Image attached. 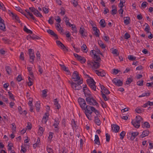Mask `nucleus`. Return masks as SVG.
<instances>
[{
  "label": "nucleus",
  "mask_w": 153,
  "mask_h": 153,
  "mask_svg": "<svg viewBox=\"0 0 153 153\" xmlns=\"http://www.w3.org/2000/svg\"><path fill=\"white\" fill-rule=\"evenodd\" d=\"M25 10L27 13V15L29 16L33 20L35 21H36V18L32 13L30 12V11L33 13V14L37 17L39 18L43 17V16L41 13L34 7H29L28 9H25Z\"/></svg>",
  "instance_id": "1"
},
{
  "label": "nucleus",
  "mask_w": 153,
  "mask_h": 153,
  "mask_svg": "<svg viewBox=\"0 0 153 153\" xmlns=\"http://www.w3.org/2000/svg\"><path fill=\"white\" fill-rule=\"evenodd\" d=\"M88 107L89 109L86 110L85 113L88 119L91 120L92 119L91 114L92 112H94L97 116L99 114V112L93 106H89Z\"/></svg>",
  "instance_id": "2"
},
{
  "label": "nucleus",
  "mask_w": 153,
  "mask_h": 153,
  "mask_svg": "<svg viewBox=\"0 0 153 153\" xmlns=\"http://www.w3.org/2000/svg\"><path fill=\"white\" fill-rule=\"evenodd\" d=\"M88 67L91 68L94 72L95 70H97V69L100 66V64L99 62H96L94 61L88 60L87 62Z\"/></svg>",
  "instance_id": "3"
},
{
  "label": "nucleus",
  "mask_w": 153,
  "mask_h": 153,
  "mask_svg": "<svg viewBox=\"0 0 153 153\" xmlns=\"http://www.w3.org/2000/svg\"><path fill=\"white\" fill-rule=\"evenodd\" d=\"M86 101L88 104L94 106H95L97 107H99V105L95 99L92 96H90L85 99Z\"/></svg>",
  "instance_id": "4"
},
{
  "label": "nucleus",
  "mask_w": 153,
  "mask_h": 153,
  "mask_svg": "<svg viewBox=\"0 0 153 153\" xmlns=\"http://www.w3.org/2000/svg\"><path fill=\"white\" fill-rule=\"evenodd\" d=\"M78 102L80 108L83 110H85V112L87 109H88L89 106L87 105L85 100L81 97L79 98L78 99Z\"/></svg>",
  "instance_id": "5"
},
{
  "label": "nucleus",
  "mask_w": 153,
  "mask_h": 153,
  "mask_svg": "<svg viewBox=\"0 0 153 153\" xmlns=\"http://www.w3.org/2000/svg\"><path fill=\"white\" fill-rule=\"evenodd\" d=\"M142 118L140 116H136L135 118L131 122L132 124L135 128H138L140 126V123L142 120Z\"/></svg>",
  "instance_id": "6"
},
{
  "label": "nucleus",
  "mask_w": 153,
  "mask_h": 153,
  "mask_svg": "<svg viewBox=\"0 0 153 153\" xmlns=\"http://www.w3.org/2000/svg\"><path fill=\"white\" fill-rule=\"evenodd\" d=\"M86 81L88 84L91 89L94 91H96V82L93 79L90 77L87 79Z\"/></svg>",
  "instance_id": "7"
},
{
  "label": "nucleus",
  "mask_w": 153,
  "mask_h": 153,
  "mask_svg": "<svg viewBox=\"0 0 153 153\" xmlns=\"http://www.w3.org/2000/svg\"><path fill=\"white\" fill-rule=\"evenodd\" d=\"M83 82L82 79H81L77 83L75 82H71L70 84L72 88L75 90H79L81 89V87L80 85L82 84Z\"/></svg>",
  "instance_id": "8"
},
{
  "label": "nucleus",
  "mask_w": 153,
  "mask_h": 153,
  "mask_svg": "<svg viewBox=\"0 0 153 153\" xmlns=\"http://www.w3.org/2000/svg\"><path fill=\"white\" fill-rule=\"evenodd\" d=\"M72 79L74 81H79L81 79H82V78L80 77V76L79 75V73L77 71H74L73 74Z\"/></svg>",
  "instance_id": "9"
},
{
  "label": "nucleus",
  "mask_w": 153,
  "mask_h": 153,
  "mask_svg": "<svg viewBox=\"0 0 153 153\" xmlns=\"http://www.w3.org/2000/svg\"><path fill=\"white\" fill-rule=\"evenodd\" d=\"M83 85V91L84 93L85 96L86 98L92 96L91 92L87 87V85L86 84H85Z\"/></svg>",
  "instance_id": "10"
},
{
  "label": "nucleus",
  "mask_w": 153,
  "mask_h": 153,
  "mask_svg": "<svg viewBox=\"0 0 153 153\" xmlns=\"http://www.w3.org/2000/svg\"><path fill=\"white\" fill-rule=\"evenodd\" d=\"M74 55L77 60L82 64L86 62V59L84 57L76 53H74Z\"/></svg>",
  "instance_id": "11"
},
{
  "label": "nucleus",
  "mask_w": 153,
  "mask_h": 153,
  "mask_svg": "<svg viewBox=\"0 0 153 153\" xmlns=\"http://www.w3.org/2000/svg\"><path fill=\"white\" fill-rule=\"evenodd\" d=\"M91 55L93 56L97 61H99L100 60V58L99 55L97 54V51L94 50H91L90 52Z\"/></svg>",
  "instance_id": "12"
},
{
  "label": "nucleus",
  "mask_w": 153,
  "mask_h": 153,
  "mask_svg": "<svg viewBox=\"0 0 153 153\" xmlns=\"http://www.w3.org/2000/svg\"><path fill=\"white\" fill-rule=\"evenodd\" d=\"M79 32L81 34V36L83 38L87 36V32L85 30L84 28L82 26L80 27Z\"/></svg>",
  "instance_id": "13"
},
{
  "label": "nucleus",
  "mask_w": 153,
  "mask_h": 153,
  "mask_svg": "<svg viewBox=\"0 0 153 153\" xmlns=\"http://www.w3.org/2000/svg\"><path fill=\"white\" fill-rule=\"evenodd\" d=\"M99 86L101 88V94H108L110 93L109 91L106 89L103 85L99 83Z\"/></svg>",
  "instance_id": "14"
},
{
  "label": "nucleus",
  "mask_w": 153,
  "mask_h": 153,
  "mask_svg": "<svg viewBox=\"0 0 153 153\" xmlns=\"http://www.w3.org/2000/svg\"><path fill=\"white\" fill-rule=\"evenodd\" d=\"M139 134V133L137 131L133 132L131 131H129L128 133V134L131 135L130 139L131 140H133L135 139V137Z\"/></svg>",
  "instance_id": "15"
},
{
  "label": "nucleus",
  "mask_w": 153,
  "mask_h": 153,
  "mask_svg": "<svg viewBox=\"0 0 153 153\" xmlns=\"http://www.w3.org/2000/svg\"><path fill=\"white\" fill-rule=\"evenodd\" d=\"M56 42L58 47L63 51H68V48L66 47L61 42L57 40L56 41Z\"/></svg>",
  "instance_id": "16"
},
{
  "label": "nucleus",
  "mask_w": 153,
  "mask_h": 153,
  "mask_svg": "<svg viewBox=\"0 0 153 153\" xmlns=\"http://www.w3.org/2000/svg\"><path fill=\"white\" fill-rule=\"evenodd\" d=\"M98 76H104L105 75V73L104 71L101 69L95 70L94 72Z\"/></svg>",
  "instance_id": "17"
},
{
  "label": "nucleus",
  "mask_w": 153,
  "mask_h": 153,
  "mask_svg": "<svg viewBox=\"0 0 153 153\" xmlns=\"http://www.w3.org/2000/svg\"><path fill=\"white\" fill-rule=\"evenodd\" d=\"M10 16L13 19L15 20L18 23H20V21L17 15L13 12H11L10 14Z\"/></svg>",
  "instance_id": "18"
},
{
  "label": "nucleus",
  "mask_w": 153,
  "mask_h": 153,
  "mask_svg": "<svg viewBox=\"0 0 153 153\" xmlns=\"http://www.w3.org/2000/svg\"><path fill=\"white\" fill-rule=\"evenodd\" d=\"M112 131L115 133L118 132L120 129V127L117 124H113L111 125Z\"/></svg>",
  "instance_id": "19"
},
{
  "label": "nucleus",
  "mask_w": 153,
  "mask_h": 153,
  "mask_svg": "<svg viewBox=\"0 0 153 153\" xmlns=\"http://www.w3.org/2000/svg\"><path fill=\"white\" fill-rule=\"evenodd\" d=\"M113 82L118 86H121L123 85L122 81L118 78H114L113 80Z\"/></svg>",
  "instance_id": "20"
},
{
  "label": "nucleus",
  "mask_w": 153,
  "mask_h": 153,
  "mask_svg": "<svg viewBox=\"0 0 153 153\" xmlns=\"http://www.w3.org/2000/svg\"><path fill=\"white\" fill-rule=\"evenodd\" d=\"M55 25L56 29L61 34H63L64 32V30L62 27H61L60 24L56 23Z\"/></svg>",
  "instance_id": "21"
},
{
  "label": "nucleus",
  "mask_w": 153,
  "mask_h": 153,
  "mask_svg": "<svg viewBox=\"0 0 153 153\" xmlns=\"http://www.w3.org/2000/svg\"><path fill=\"white\" fill-rule=\"evenodd\" d=\"M92 29L94 32V35L96 37H99L100 36L99 33L100 32L99 30L97 29V27L94 26H93Z\"/></svg>",
  "instance_id": "22"
},
{
  "label": "nucleus",
  "mask_w": 153,
  "mask_h": 153,
  "mask_svg": "<svg viewBox=\"0 0 153 153\" xmlns=\"http://www.w3.org/2000/svg\"><path fill=\"white\" fill-rule=\"evenodd\" d=\"M28 52L30 59L31 60H34L35 56L34 54L33 50L30 49L28 50Z\"/></svg>",
  "instance_id": "23"
},
{
  "label": "nucleus",
  "mask_w": 153,
  "mask_h": 153,
  "mask_svg": "<svg viewBox=\"0 0 153 153\" xmlns=\"http://www.w3.org/2000/svg\"><path fill=\"white\" fill-rule=\"evenodd\" d=\"M48 113H46L44 114L43 117L42 119V122L44 123H46L47 122V120L48 118Z\"/></svg>",
  "instance_id": "24"
},
{
  "label": "nucleus",
  "mask_w": 153,
  "mask_h": 153,
  "mask_svg": "<svg viewBox=\"0 0 153 153\" xmlns=\"http://www.w3.org/2000/svg\"><path fill=\"white\" fill-rule=\"evenodd\" d=\"M46 151L48 153H54L53 150L52 149V146L48 145L46 147Z\"/></svg>",
  "instance_id": "25"
},
{
  "label": "nucleus",
  "mask_w": 153,
  "mask_h": 153,
  "mask_svg": "<svg viewBox=\"0 0 153 153\" xmlns=\"http://www.w3.org/2000/svg\"><path fill=\"white\" fill-rule=\"evenodd\" d=\"M53 103L56 109H59L60 108V105L59 104L58 102L57 99H55L54 100Z\"/></svg>",
  "instance_id": "26"
},
{
  "label": "nucleus",
  "mask_w": 153,
  "mask_h": 153,
  "mask_svg": "<svg viewBox=\"0 0 153 153\" xmlns=\"http://www.w3.org/2000/svg\"><path fill=\"white\" fill-rule=\"evenodd\" d=\"M124 22L125 25H128L130 23L131 19L130 17L128 16L124 17Z\"/></svg>",
  "instance_id": "27"
},
{
  "label": "nucleus",
  "mask_w": 153,
  "mask_h": 153,
  "mask_svg": "<svg viewBox=\"0 0 153 153\" xmlns=\"http://www.w3.org/2000/svg\"><path fill=\"white\" fill-rule=\"evenodd\" d=\"M47 31L49 34L54 37L55 38L57 39L58 38L57 35L52 30L50 29L47 30Z\"/></svg>",
  "instance_id": "28"
},
{
  "label": "nucleus",
  "mask_w": 153,
  "mask_h": 153,
  "mask_svg": "<svg viewBox=\"0 0 153 153\" xmlns=\"http://www.w3.org/2000/svg\"><path fill=\"white\" fill-rule=\"evenodd\" d=\"M111 53L115 56H118L119 55V53L117 49L112 48L111 49Z\"/></svg>",
  "instance_id": "29"
},
{
  "label": "nucleus",
  "mask_w": 153,
  "mask_h": 153,
  "mask_svg": "<svg viewBox=\"0 0 153 153\" xmlns=\"http://www.w3.org/2000/svg\"><path fill=\"white\" fill-rule=\"evenodd\" d=\"M44 131V129L41 126H40L39 127V130L38 131V134L39 135L41 136L43 134Z\"/></svg>",
  "instance_id": "30"
},
{
  "label": "nucleus",
  "mask_w": 153,
  "mask_h": 153,
  "mask_svg": "<svg viewBox=\"0 0 153 153\" xmlns=\"http://www.w3.org/2000/svg\"><path fill=\"white\" fill-rule=\"evenodd\" d=\"M112 9L111 14L113 15L116 14L117 12L116 7L115 5H112Z\"/></svg>",
  "instance_id": "31"
},
{
  "label": "nucleus",
  "mask_w": 153,
  "mask_h": 153,
  "mask_svg": "<svg viewBox=\"0 0 153 153\" xmlns=\"http://www.w3.org/2000/svg\"><path fill=\"white\" fill-rule=\"evenodd\" d=\"M99 23L101 26L102 28L105 27L106 25L105 21L103 19H101L100 22Z\"/></svg>",
  "instance_id": "32"
},
{
  "label": "nucleus",
  "mask_w": 153,
  "mask_h": 153,
  "mask_svg": "<svg viewBox=\"0 0 153 153\" xmlns=\"http://www.w3.org/2000/svg\"><path fill=\"white\" fill-rule=\"evenodd\" d=\"M36 111L39 112V111L40 108V103L39 101H37L36 102Z\"/></svg>",
  "instance_id": "33"
},
{
  "label": "nucleus",
  "mask_w": 153,
  "mask_h": 153,
  "mask_svg": "<svg viewBox=\"0 0 153 153\" xmlns=\"http://www.w3.org/2000/svg\"><path fill=\"white\" fill-rule=\"evenodd\" d=\"M149 133V131L148 130H146L143 131L141 135L142 138H143L148 136Z\"/></svg>",
  "instance_id": "34"
},
{
  "label": "nucleus",
  "mask_w": 153,
  "mask_h": 153,
  "mask_svg": "<svg viewBox=\"0 0 153 153\" xmlns=\"http://www.w3.org/2000/svg\"><path fill=\"white\" fill-rule=\"evenodd\" d=\"M95 143L97 145L100 144V142L99 141V137L98 135H95V139L94 140Z\"/></svg>",
  "instance_id": "35"
},
{
  "label": "nucleus",
  "mask_w": 153,
  "mask_h": 153,
  "mask_svg": "<svg viewBox=\"0 0 153 153\" xmlns=\"http://www.w3.org/2000/svg\"><path fill=\"white\" fill-rule=\"evenodd\" d=\"M98 42L100 46L102 49L105 48V46L101 40H98Z\"/></svg>",
  "instance_id": "36"
},
{
  "label": "nucleus",
  "mask_w": 153,
  "mask_h": 153,
  "mask_svg": "<svg viewBox=\"0 0 153 153\" xmlns=\"http://www.w3.org/2000/svg\"><path fill=\"white\" fill-rule=\"evenodd\" d=\"M81 49L82 51L84 53H86L88 51V50L87 47L85 44H83L81 47Z\"/></svg>",
  "instance_id": "37"
},
{
  "label": "nucleus",
  "mask_w": 153,
  "mask_h": 153,
  "mask_svg": "<svg viewBox=\"0 0 153 153\" xmlns=\"http://www.w3.org/2000/svg\"><path fill=\"white\" fill-rule=\"evenodd\" d=\"M54 133L53 132H50L49 133V136L48 137V139L49 140L51 141L53 137Z\"/></svg>",
  "instance_id": "38"
},
{
  "label": "nucleus",
  "mask_w": 153,
  "mask_h": 153,
  "mask_svg": "<svg viewBox=\"0 0 153 153\" xmlns=\"http://www.w3.org/2000/svg\"><path fill=\"white\" fill-rule=\"evenodd\" d=\"M94 121L96 123L98 126H99L101 124L100 121L97 116L94 117Z\"/></svg>",
  "instance_id": "39"
},
{
  "label": "nucleus",
  "mask_w": 153,
  "mask_h": 153,
  "mask_svg": "<svg viewBox=\"0 0 153 153\" xmlns=\"http://www.w3.org/2000/svg\"><path fill=\"white\" fill-rule=\"evenodd\" d=\"M125 0H120V2L118 5V6L120 8H123L124 6V4L125 3Z\"/></svg>",
  "instance_id": "40"
},
{
  "label": "nucleus",
  "mask_w": 153,
  "mask_h": 153,
  "mask_svg": "<svg viewBox=\"0 0 153 153\" xmlns=\"http://www.w3.org/2000/svg\"><path fill=\"white\" fill-rule=\"evenodd\" d=\"M11 126H10L12 132L13 133H14L16 132V126L14 123H12L11 124Z\"/></svg>",
  "instance_id": "41"
},
{
  "label": "nucleus",
  "mask_w": 153,
  "mask_h": 153,
  "mask_svg": "<svg viewBox=\"0 0 153 153\" xmlns=\"http://www.w3.org/2000/svg\"><path fill=\"white\" fill-rule=\"evenodd\" d=\"M150 125L147 122H145L142 124V127L143 128H149Z\"/></svg>",
  "instance_id": "42"
},
{
  "label": "nucleus",
  "mask_w": 153,
  "mask_h": 153,
  "mask_svg": "<svg viewBox=\"0 0 153 153\" xmlns=\"http://www.w3.org/2000/svg\"><path fill=\"white\" fill-rule=\"evenodd\" d=\"M135 111L136 112L139 114L141 113L143 111V109L139 107H137Z\"/></svg>",
  "instance_id": "43"
},
{
  "label": "nucleus",
  "mask_w": 153,
  "mask_h": 153,
  "mask_svg": "<svg viewBox=\"0 0 153 153\" xmlns=\"http://www.w3.org/2000/svg\"><path fill=\"white\" fill-rule=\"evenodd\" d=\"M13 146V144L12 143H9L8 144V151L9 152H10L12 151V147Z\"/></svg>",
  "instance_id": "44"
},
{
  "label": "nucleus",
  "mask_w": 153,
  "mask_h": 153,
  "mask_svg": "<svg viewBox=\"0 0 153 153\" xmlns=\"http://www.w3.org/2000/svg\"><path fill=\"white\" fill-rule=\"evenodd\" d=\"M150 94V93L149 92H145L142 93L141 95H139V97H142L145 96H148Z\"/></svg>",
  "instance_id": "45"
},
{
  "label": "nucleus",
  "mask_w": 153,
  "mask_h": 153,
  "mask_svg": "<svg viewBox=\"0 0 153 153\" xmlns=\"http://www.w3.org/2000/svg\"><path fill=\"white\" fill-rule=\"evenodd\" d=\"M126 134V132L125 131H123L120 134V138L121 140H123L124 138V136Z\"/></svg>",
  "instance_id": "46"
},
{
  "label": "nucleus",
  "mask_w": 153,
  "mask_h": 153,
  "mask_svg": "<svg viewBox=\"0 0 153 153\" xmlns=\"http://www.w3.org/2000/svg\"><path fill=\"white\" fill-rule=\"evenodd\" d=\"M8 94L9 96V98L10 99L13 100H15V99L13 94L10 91H8Z\"/></svg>",
  "instance_id": "47"
},
{
  "label": "nucleus",
  "mask_w": 153,
  "mask_h": 153,
  "mask_svg": "<svg viewBox=\"0 0 153 153\" xmlns=\"http://www.w3.org/2000/svg\"><path fill=\"white\" fill-rule=\"evenodd\" d=\"M48 92V90L46 89H45L42 91V96L44 97H47V93Z\"/></svg>",
  "instance_id": "48"
},
{
  "label": "nucleus",
  "mask_w": 153,
  "mask_h": 153,
  "mask_svg": "<svg viewBox=\"0 0 153 153\" xmlns=\"http://www.w3.org/2000/svg\"><path fill=\"white\" fill-rule=\"evenodd\" d=\"M128 59L132 60H135L136 59V57L132 55H128Z\"/></svg>",
  "instance_id": "49"
},
{
  "label": "nucleus",
  "mask_w": 153,
  "mask_h": 153,
  "mask_svg": "<svg viewBox=\"0 0 153 153\" xmlns=\"http://www.w3.org/2000/svg\"><path fill=\"white\" fill-rule=\"evenodd\" d=\"M148 3L144 1L142 2L141 4L142 9H145Z\"/></svg>",
  "instance_id": "50"
},
{
  "label": "nucleus",
  "mask_w": 153,
  "mask_h": 153,
  "mask_svg": "<svg viewBox=\"0 0 153 153\" xmlns=\"http://www.w3.org/2000/svg\"><path fill=\"white\" fill-rule=\"evenodd\" d=\"M6 69L8 74H10L11 73V70L9 66H6Z\"/></svg>",
  "instance_id": "51"
},
{
  "label": "nucleus",
  "mask_w": 153,
  "mask_h": 153,
  "mask_svg": "<svg viewBox=\"0 0 153 153\" xmlns=\"http://www.w3.org/2000/svg\"><path fill=\"white\" fill-rule=\"evenodd\" d=\"M28 85L29 86H31L33 84L32 79L30 77H29L28 78Z\"/></svg>",
  "instance_id": "52"
},
{
  "label": "nucleus",
  "mask_w": 153,
  "mask_h": 153,
  "mask_svg": "<svg viewBox=\"0 0 153 153\" xmlns=\"http://www.w3.org/2000/svg\"><path fill=\"white\" fill-rule=\"evenodd\" d=\"M120 71L117 69H114L112 70V73L115 75L117 74Z\"/></svg>",
  "instance_id": "53"
},
{
  "label": "nucleus",
  "mask_w": 153,
  "mask_h": 153,
  "mask_svg": "<svg viewBox=\"0 0 153 153\" xmlns=\"http://www.w3.org/2000/svg\"><path fill=\"white\" fill-rule=\"evenodd\" d=\"M123 8H120V9L118 10V12L120 15V16L121 17H123Z\"/></svg>",
  "instance_id": "54"
},
{
  "label": "nucleus",
  "mask_w": 153,
  "mask_h": 153,
  "mask_svg": "<svg viewBox=\"0 0 153 153\" xmlns=\"http://www.w3.org/2000/svg\"><path fill=\"white\" fill-rule=\"evenodd\" d=\"M24 31L27 33H32V31L28 29L25 26L24 27Z\"/></svg>",
  "instance_id": "55"
},
{
  "label": "nucleus",
  "mask_w": 153,
  "mask_h": 153,
  "mask_svg": "<svg viewBox=\"0 0 153 153\" xmlns=\"http://www.w3.org/2000/svg\"><path fill=\"white\" fill-rule=\"evenodd\" d=\"M21 151L23 153H25L27 150L25 148V146H21Z\"/></svg>",
  "instance_id": "56"
},
{
  "label": "nucleus",
  "mask_w": 153,
  "mask_h": 153,
  "mask_svg": "<svg viewBox=\"0 0 153 153\" xmlns=\"http://www.w3.org/2000/svg\"><path fill=\"white\" fill-rule=\"evenodd\" d=\"M52 18L53 17H50L48 21V23L51 25L53 24V20L52 19Z\"/></svg>",
  "instance_id": "57"
},
{
  "label": "nucleus",
  "mask_w": 153,
  "mask_h": 153,
  "mask_svg": "<svg viewBox=\"0 0 153 153\" xmlns=\"http://www.w3.org/2000/svg\"><path fill=\"white\" fill-rule=\"evenodd\" d=\"M62 67L64 71L67 72V73L68 74H70V72L69 71L68 68H66V67L64 65H63L62 66Z\"/></svg>",
  "instance_id": "58"
},
{
  "label": "nucleus",
  "mask_w": 153,
  "mask_h": 153,
  "mask_svg": "<svg viewBox=\"0 0 153 153\" xmlns=\"http://www.w3.org/2000/svg\"><path fill=\"white\" fill-rule=\"evenodd\" d=\"M43 11L45 14L49 12L48 9V8L44 7L43 8Z\"/></svg>",
  "instance_id": "59"
},
{
  "label": "nucleus",
  "mask_w": 153,
  "mask_h": 153,
  "mask_svg": "<svg viewBox=\"0 0 153 153\" xmlns=\"http://www.w3.org/2000/svg\"><path fill=\"white\" fill-rule=\"evenodd\" d=\"M20 59L22 60H24V54L23 52H21L20 54V55L19 56Z\"/></svg>",
  "instance_id": "60"
},
{
  "label": "nucleus",
  "mask_w": 153,
  "mask_h": 153,
  "mask_svg": "<svg viewBox=\"0 0 153 153\" xmlns=\"http://www.w3.org/2000/svg\"><path fill=\"white\" fill-rule=\"evenodd\" d=\"M137 85L139 86H142L143 85V81H138L137 82Z\"/></svg>",
  "instance_id": "61"
},
{
  "label": "nucleus",
  "mask_w": 153,
  "mask_h": 153,
  "mask_svg": "<svg viewBox=\"0 0 153 153\" xmlns=\"http://www.w3.org/2000/svg\"><path fill=\"white\" fill-rule=\"evenodd\" d=\"M105 136L106 138V141L107 142H109L110 140V135L108 133H106L105 134Z\"/></svg>",
  "instance_id": "62"
},
{
  "label": "nucleus",
  "mask_w": 153,
  "mask_h": 153,
  "mask_svg": "<svg viewBox=\"0 0 153 153\" xmlns=\"http://www.w3.org/2000/svg\"><path fill=\"white\" fill-rule=\"evenodd\" d=\"M27 69L28 70V71L29 72V74L31 76H32L33 75V72L32 71V68L30 67H27Z\"/></svg>",
  "instance_id": "63"
},
{
  "label": "nucleus",
  "mask_w": 153,
  "mask_h": 153,
  "mask_svg": "<svg viewBox=\"0 0 153 153\" xmlns=\"http://www.w3.org/2000/svg\"><path fill=\"white\" fill-rule=\"evenodd\" d=\"M54 130L55 132L58 133L59 131V126H54Z\"/></svg>",
  "instance_id": "64"
}]
</instances>
